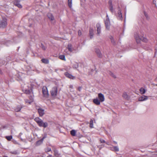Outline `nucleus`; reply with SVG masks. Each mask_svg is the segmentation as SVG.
I'll return each mask as SVG.
<instances>
[{"label": "nucleus", "instance_id": "24", "mask_svg": "<svg viewBox=\"0 0 157 157\" xmlns=\"http://www.w3.org/2000/svg\"><path fill=\"white\" fill-rule=\"evenodd\" d=\"M68 49L69 51L71 52L73 51V50L72 48L71 45V44H69L68 45Z\"/></svg>", "mask_w": 157, "mask_h": 157}, {"label": "nucleus", "instance_id": "15", "mask_svg": "<svg viewBox=\"0 0 157 157\" xmlns=\"http://www.w3.org/2000/svg\"><path fill=\"white\" fill-rule=\"evenodd\" d=\"M93 102L97 105H99L101 102V101L98 99V98H94L93 100Z\"/></svg>", "mask_w": 157, "mask_h": 157}, {"label": "nucleus", "instance_id": "2", "mask_svg": "<svg viewBox=\"0 0 157 157\" xmlns=\"http://www.w3.org/2000/svg\"><path fill=\"white\" fill-rule=\"evenodd\" d=\"M34 120L40 127L45 128L48 126V123L46 122H44L39 117L36 118Z\"/></svg>", "mask_w": 157, "mask_h": 157}, {"label": "nucleus", "instance_id": "5", "mask_svg": "<svg viewBox=\"0 0 157 157\" xmlns=\"http://www.w3.org/2000/svg\"><path fill=\"white\" fill-rule=\"evenodd\" d=\"M105 22L106 28L108 29H109L110 25V22L109 18L107 14L106 18V20H105Z\"/></svg>", "mask_w": 157, "mask_h": 157}, {"label": "nucleus", "instance_id": "36", "mask_svg": "<svg viewBox=\"0 0 157 157\" xmlns=\"http://www.w3.org/2000/svg\"><path fill=\"white\" fill-rule=\"evenodd\" d=\"M51 150V149L50 148H47L45 149V151L46 152H48L50 151Z\"/></svg>", "mask_w": 157, "mask_h": 157}, {"label": "nucleus", "instance_id": "31", "mask_svg": "<svg viewBox=\"0 0 157 157\" xmlns=\"http://www.w3.org/2000/svg\"><path fill=\"white\" fill-rule=\"evenodd\" d=\"M59 58L61 59H62V60H65V56L64 55H60L59 56Z\"/></svg>", "mask_w": 157, "mask_h": 157}, {"label": "nucleus", "instance_id": "3", "mask_svg": "<svg viewBox=\"0 0 157 157\" xmlns=\"http://www.w3.org/2000/svg\"><path fill=\"white\" fill-rule=\"evenodd\" d=\"M7 25V19L5 18H3V19L0 21V27L4 28Z\"/></svg>", "mask_w": 157, "mask_h": 157}, {"label": "nucleus", "instance_id": "17", "mask_svg": "<svg viewBox=\"0 0 157 157\" xmlns=\"http://www.w3.org/2000/svg\"><path fill=\"white\" fill-rule=\"evenodd\" d=\"M95 52L97 54L98 56V57H100L101 56V53L100 51V50L98 48H95Z\"/></svg>", "mask_w": 157, "mask_h": 157}, {"label": "nucleus", "instance_id": "35", "mask_svg": "<svg viewBox=\"0 0 157 157\" xmlns=\"http://www.w3.org/2000/svg\"><path fill=\"white\" fill-rule=\"evenodd\" d=\"M73 67L75 68H77L78 67V64L77 63H75L73 65Z\"/></svg>", "mask_w": 157, "mask_h": 157}, {"label": "nucleus", "instance_id": "20", "mask_svg": "<svg viewBox=\"0 0 157 157\" xmlns=\"http://www.w3.org/2000/svg\"><path fill=\"white\" fill-rule=\"evenodd\" d=\"M22 108V107L21 105L18 106L15 109V110L16 112H18L20 111L21 108Z\"/></svg>", "mask_w": 157, "mask_h": 157}, {"label": "nucleus", "instance_id": "11", "mask_svg": "<svg viewBox=\"0 0 157 157\" xmlns=\"http://www.w3.org/2000/svg\"><path fill=\"white\" fill-rule=\"evenodd\" d=\"M96 28H97V34L98 35H99L101 33V25L99 23H98L96 24Z\"/></svg>", "mask_w": 157, "mask_h": 157}, {"label": "nucleus", "instance_id": "37", "mask_svg": "<svg viewBox=\"0 0 157 157\" xmlns=\"http://www.w3.org/2000/svg\"><path fill=\"white\" fill-rule=\"evenodd\" d=\"M82 32L80 30H78V35L79 36H80L82 35Z\"/></svg>", "mask_w": 157, "mask_h": 157}, {"label": "nucleus", "instance_id": "47", "mask_svg": "<svg viewBox=\"0 0 157 157\" xmlns=\"http://www.w3.org/2000/svg\"><path fill=\"white\" fill-rule=\"evenodd\" d=\"M106 144H108V145H109V143L108 142H105V143Z\"/></svg>", "mask_w": 157, "mask_h": 157}, {"label": "nucleus", "instance_id": "1", "mask_svg": "<svg viewBox=\"0 0 157 157\" xmlns=\"http://www.w3.org/2000/svg\"><path fill=\"white\" fill-rule=\"evenodd\" d=\"M22 91L27 94H29L31 91L32 86L28 83L22 84L21 85Z\"/></svg>", "mask_w": 157, "mask_h": 157}, {"label": "nucleus", "instance_id": "23", "mask_svg": "<svg viewBox=\"0 0 157 157\" xmlns=\"http://www.w3.org/2000/svg\"><path fill=\"white\" fill-rule=\"evenodd\" d=\"M44 139V137H43L41 140L37 141L36 143V145L38 146L40 144L42 143Z\"/></svg>", "mask_w": 157, "mask_h": 157}, {"label": "nucleus", "instance_id": "32", "mask_svg": "<svg viewBox=\"0 0 157 157\" xmlns=\"http://www.w3.org/2000/svg\"><path fill=\"white\" fill-rule=\"evenodd\" d=\"M6 138L8 140L10 141L12 138V136H6Z\"/></svg>", "mask_w": 157, "mask_h": 157}, {"label": "nucleus", "instance_id": "40", "mask_svg": "<svg viewBox=\"0 0 157 157\" xmlns=\"http://www.w3.org/2000/svg\"><path fill=\"white\" fill-rule=\"evenodd\" d=\"M11 153L12 154H18V153L16 151H13L12 152H11Z\"/></svg>", "mask_w": 157, "mask_h": 157}, {"label": "nucleus", "instance_id": "39", "mask_svg": "<svg viewBox=\"0 0 157 157\" xmlns=\"http://www.w3.org/2000/svg\"><path fill=\"white\" fill-rule=\"evenodd\" d=\"M100 141L101 143H105V141L103 139H101L100 140Z\"/></svg>", "mask_w": 157, "mask_h": 157}, {"label": "nucleus", "instance_id": "7", "mask_svg": "<svg viewBox=\"0 0 157 157\" xmlns=\"http://www.w3.org/2000/svg\"><path fill=\"white\" fill-rule=\"evenodd\" d=\"M116 16H117L118 19L120 20H122V15L121 13V10L120 9H119L117 12V14Z\"/></svg>", "mask_w": 157, "mask_h": 157}, {"label": "nucleus", "instance_id": "14", "mask_svg": "<svg viewBox=\"0 0 157 157\" xmlns=\"http://www.w3.org/2000/svg\"><path fill=\"white\" fill-rule=\"evenodd\" d=\"M122 96L124 98L127 100H128L130 98V96L127 94L126 92L123 93Z\"/></svg>", "mask_w": 157, "mask_h": 157}, {"label": "nucleus", "instance_id": "42", "mask_svg": "<svg viewBox=\"0 0 157 157\" xmlns=\"http://www.w3.org/2000/svg\"><path fill=\"white\" fill-rule=\"evenodd\" d=\"M144 15H145V17H146L147 18V17H148V15L147 14H146V13H144Z\"/></svg>", "mask_w": 157, "mask_h": 157}, {"label": "nucleus", "instance_id": "43", "mask_svg": "<svg viewBox=\"0 0 157 157\" xmlns=\"http://www.w3.org/2000/svg\"><path fill=\"white\" fill-rule=\"evenodd\" d=\"M135 38L136 39V42L138 43L139 41V40L138 41V39H137V37H135Z\"/></svg>", "mask_w": 157, "mask_h": 157}, {"label": "nucleus", "instance_id": "10", "mask_svg": "<svg viewBox=\"0 0 157 157\" xmlns=\"http://www.w3.org/2000/svg\"><path fill=\"white\" fill-rule=\"evenodd\" d=\"M98 98L99 100L101 102H103L105 100V97L104 95L101 93H99L98 94Z\"/></svg>", "mask_w": 157, "mask_h": 157}, {"label": "nucleus", "instance_id": "16", "mask_svg": "<svg viewBox=\"0 0 157 157\" xmlns=\"http://www.w3.org/2000/svg\"><path fill=\"white\" fill-rule=\"evenodd\" d=\"M93 29L91 28H90L89 30V33L90 37L91 39L93 37Z\"/></svg>", "mask_w": 157, "mask_h": 157}, {"label": "nucleus", "instance_id": "18", "mask_svg": "<svg viewBox=\"0 0 157 157\" xmlns=\"http://www.w3.org/2000/svg\"><path fill=\"white\" fill-rule=\"evenodd\" d=\"M48 18L51 21L54 20V18L52 15V14L50 13H48L47 15Z\"/></svg>", "mask_w": 157, "mask_h": 157}, {"label": "nucleus", "instance_id": "48", "mask_svg": "<svg viewBox=\"0 0 157 157\" xmlns=\"http://www.w3.org/2000/svg\"><path fill=\"white\" fill-rule=\"evenodd\" d=\"M22 134V133H20V134H19V136H21Z\"/></svg>", "mask_w": 157, "mask_h": 157}, {"label": "nucleus", "instance_id": "44", "mask_svg": "<svg viewBox=\"0 0 157 157\" xmlns=\"http://www.w3.org/2000/svg\"><path fill=\"white\" fill-rule=\"evenodd\" d=\"M55 155L56 156H57L58 153L57 152H55Z\"/></svg>", "mask_w": 157, "mask_h": 157}, {"label": "nucleus", "instance_id": "38", "mask_svg": "<svg viewBox=\"0 0 157 157\" xmlns=\"http://www.w3.org/2000/svg\"><path fill=\"white\" fill-rule=\"evenodd\" d=\"M69 87L71 89L70 90L71 91H73V85H70Z\"/></svg>", "mask_w": 157, "mask_h": 157}, {"label": "nucleus", "instance_id": "25", "mask_svg": "<svg viewBox=\"0 0 157 157\" xmlns=\"http://www.w3.org/2000/svg\"><path fill=\"white\" fill-rule=\"evenodd\" d=\"M72 0H68V5L69 7L71 9L72 7Z\"/></svg>", "mask_w": 157, "mask_h": 157}, {"label": "nucleus", "instance_id": "34", "mask_svg": "<svg viewBox=\"0 0 157 157\" xmlns=\"http://www.w3.org/2000/svg\"><path fill=\"white\" fill-rule=\"evenodd\" d=\"M25 102L26 103H28L29 104H30L31 103H32L33 102V99H31V101H29L27 99L25 100Z\"/></svg>", "mask_w": 157, "mask_h": 157}, {"label": "nucleus", "instance_id": "41", "mask_svg": "<svg viewBox=\"0 0 157 157\" xmlns=\"http://www.w3.org/2000/svg\"><path fill=\"white\" fill-rule=\"evenodd\" d=\"M81 89H82V88H81V87H78V90H79V91H80L81 90Z\"/></svg>", "mask_w": 157, "mask_h": 157}, {"label": "nucleus", "instance_id": "33", "mask_svg": "<svg viewBox=\"0 0 157 157\" xmlns=\"http://www.w3.org/2000/svg\"><path fill=\"white\" fill-rule=\"evenodd\" d=\"M140 39L142 41H144V42H147V38L144 37H141L140 38Z\"/></svg>", "mask_w": 157, "mask_h": 157}, {"label": "nucleus", "instance_id": "30", "mask_svg": "<svg viewBox=\"0 0 157 157\" xmlns=\"http://www.w3.org/2000/svg\"><path fill=\"white\" fill-rule=\"evenodd\" d=\"M109 74L112 77H113L114 78H116V76L115 75H114L113 73L112 72L110 71H109Z\"/></svg>", "mask_w": 157, "mask_h": 157}, {"label": "nucleus", "instance_id": "46", "mask_svg": "<svg viewBox=\"0 0 157 157\" xmlns=\"http://www.w3.org/2000/svg\"><path fill=\"white\" fill-rule=\"evenodd\" d=\"M42 48L44 50H45V48L44 47H42Z\"/></svg>", "mask_w": 157, "mask_h": 157}, {"label": "nucleus", "instance_id": "26", "mask_svg": "<svg viewBox=\"0 0 157 157\" xmlns=\"http://www.w3.org/2000/svg\"><path fill=\"white\" fill-rule=\"evenodd\" d=\"M90 127L91 128H94L93 121L92 119H91L90 122Z\"/></svg>", "mask_w": 157, "mask_h": 157}, {"label": "nucleus", "instance_id": "28", "mask_svg": "<svg viewBox=\"0 0 157 157\" xmlns=\"http://www.w3.org/2000/svg\"><path fill=\"white\" fill-rule=\"evenodd\" d=\"M76 133V131L74 130H72L71 131V134L73 136H75Z\"/></svg>", "mask_w": 157, "mask_h": 157}, {"label": "nucleus", "instance_id": "12", "mask_svg": "<svg viewBox=\"0 0 157 157\" xmlns=\"http://www.w3.org/2000/svg\"><path fill=\"white\" fill-rule=\"evenodd\" d=\"M38 111L40 117L43 116L44 114V110L41 108H39L38 109Z\"/></svg>", "mask_w": 157, "mask_h": 157}, {"label": "nucleus", "instance_id": "6", "mask_svg": "<svg viewBox=\"0 0 157 157\" xmlns=\"http://www.w3.org/2000/svg\"><path fill=\"white\" fill-rule=\"evenodd\" d=\"M42 92L44 96L47 98L48 96V93L47 88L46 87H43L42 88Z\"/></svg>", "mask_w": 157, "mask_h": 157}, {"label": "nucleus", "instance_id": "21", "mask_svg": "<svg viewBox=\"0 0 157 157\" xmlns=\"http://www.w3.org/2000/svg\"><path fill=\"white\" fill-rule=\"evenodd\" d=\"M111 150L116 151H119V149L118 146H114L113 148H111Z\"/></svg>", "mask_w": 157, "mask_h": 157}, {"label": "nucleus", "instance_id": "9", "mask_svg": "<svg viewBox=\"0 0 157 157\" xmlns=\"http://www.w3.org/2000/svg\"><path fill=\"white\" fill-rule=\"evenodd\" d=\"M109 10L110 11L113 13L114 12V10L113 8V6L112 4V1L111 0H109Z\"/></svg>", "mask_w": 157, "mask_h": 157}, {"label": "nucleus", "instance_id": "13", "mask_svg": "<svg viewBox=\"0 0 157 157\" xmlns=\"http://www.w3.org/2000/svg\"><path fill=\"white\" fill-rule=\"evenodd\" d=\"M64 75L67 77L69 78L73 79H74L75 78V76H73L67 72L65 73Z\"/></svg>", "mask_w": 157, "mask_h": 157}, {"label": "nucleus", "instance_id": "27", "mask_svg": "<svg viewBox=\"0 0 157 157\" xmlns=\"http://www.w3.org/2000/svg\"><path fill=\"white\" fill-rule=\"evenodd\" d=\"M42 62L45 63H49L48 60L47 59H41Z\"/></svg>", "mask_w": 157, "mask_h": 157}, {"label": "nucleus", "instance_id": "29", "mask_svg": "<svg viewBox=\"0 0 157 157\" xmlns=\"http://www.w3.org/2000/svg\"><path fill=\"white\" fill-rule=\"evenodd\" d=\"M14 5L19 8H21L22 7L21 5L18 2H15Z\"/></svg>", "mask_w": 157, "mask_h": 157}, {"label": "nucleus", "instance_id": "45", "mask_svg": "<svg viewBox=\"0 0 157 157\" xmlns=\"http://www.w3.org/2000/svg\"><path fill=\"white\" fill-rule=\"evenodd\" d=\"M113 143L115 144H117V142L115 141H113Z\"/></svg>", "mask_w": 157, "mask_h": 157}, {"label": "nucleus", "instance_id": "8", "mask_svg": "<svg viewBox=\"0 0 157 157\" xmlns=\"http://www.w3.org/2000/svg\"><path fill=\"white\" fill-rule=\"evenodd\" d=\"M148 99V97L145 95H142L138 98V101H144L147 100Z\"/></svg>", "mask_w": 157, "mask_h": 157}, {"label": "nucleus", "instance_id": "19", "mask_svg": "<svg viewBox=\"0 0 157 157\" xmlns=\"http://www.w3.org/2000/svg\"><path fill=\"white\" fill-rule=\"evenodd\" d=\"M140 94H143L145 93L146 90L143 87H141L140 89Z\"/></svg>", "mask_w": 157, "mask_h": 157}, {"label": "nucleus", "instance_id": "22", "mask_svg": "<svg viewBox=\"0 0 157 157\" xmlns=\"http://www.w3.org/2000/svg\"><path fill=\"white\" fill-rule=\"evenodd\" d=\"M110 39L111 40V43L115 45L116 44L115 41L113 36H111L110 37Z\"/></svg>", "mask_w": 157, "mask_h": 157}, {"label": "nucleus", "instance_id": "4", "mask_svg": "<svg viewBox=\"0 0 157 157\" xmlns=\"http://www.w3.org/2000/svg\"><path fill=\"white\" fill-rule=\"evenodd\" d=\"M51 93L52 96L56 97L57 94V88L55 86L53 87L51 91Z\"/></svg>", "mask_w": 157, "mask_h": 157}, {"label": "nucleus", "instance_id": "49", "mask_svg": "<svg viewBox=\"0 0 157 157\" xmlns=\"http://www.w3.org/2000/svg\"><path fill=\"white\" fill-rule=\"evenodd\" d=\"M49 156L50 157H52V155H49Z\"/></svg>", "mask_w": 157, "mask_h": 157}]
</instances>
